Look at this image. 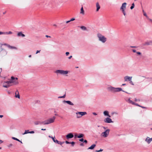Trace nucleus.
I'll list each match as a JSON object with an SVG mask.
<instances>
[{"mask_svg": "<svg viewBox=\"0 0 152 152\" xmlns=\"http://www.w3.org/2000/svg\"><path fill=\"white\" fill-rule=\"evenodd\" d=\"M107 89L109 91L112 93H115L116 92H118L120 91L125 92V91L123 90L122 88H115L111 86L108 87L107 88Z\"/></svg>", "mask_w": 152, "mask_h": 152, "instance_id": "f257e3e1", "label": "nucleus"}, {"mask_svg": "<svg viewBox=\"0 0 152 152\" xmlns=\"http://www.w3.org/2000/svg\"><path fill=\"white\" fill-rule=\"evenodd\" d=\"M97 37L98 40L102 43H104L107 41V38L100 33H98L97 34Z\"/></svg>", "mask_w": 152, "mask_h": 152, "instance_id": "f03ea898", "label": "nucleus"}, {"mask_svg": "<svg viewBox=\"0 0 152 152\" xmlns=\"http://www.w3.org/2000/svg\"><path fill=\"white\" fill-rule=\"evenodd\" d=\"M69 71L67 70H57L55 72L57 75L59 74L61 75H65L67 74L68 73Z\"/></svg>", "mask_w": 152, "mask_h": 152, "instance_id": "7ed1b4c3", "label": "nucleus"}, {"mask_svg": "<svg viewBox=\"0 0 152 152\" xmlns=\"http://www.w3.org/2000/svg\"><path fill=\"white\" fill-rule=\"evenodd\" d=\"M56 118V117L55 116H53L52 118L45 121V123L44 125H47L53 123L55 121Z\"/></svg>", "mask_w": 152, "mask_h": 152, "instance_id": "20e7f679", "label": "nucleus"}, {"mask_svg": "<svg viewBox=\"0 0 152 152\" xmlns=\"http://www.w3.org/2000/svg\"><path fill=\"white\" fill-rule=\"evenodd\" d=\"M110 130L109 129H107L105 132H102L101 135L102 137L105 138L107 137L109 135Z\"/></svg>", "mask_w": 152, "mask_h": 152, "instance_id": "39448f33", "label": "nucleus"}, {"mask_svg": "<svg viewBox=\"0 0 152 152\" xmlns=\"http://www.w3.org/2000/svg\"><path fill=\"white\" fill-rule=\"evenodd\" d=\"M15 80V78L13 76H12L11 77V80H10L6 81L5 82V83L7 84L13 83L15 85H16L18 84V82H14L13 80Z\"/></svg>", "mask_w": 152, "mask_h": 152, "instance_id": "423d86ee", "label": "nucleus"}, {"mask_svg": "<svg viewBox=\"0 0 152 152\" xmlns=\"http://www.w3.org/2000/svg\"><path fill=\"white\" fill-rule=\"evenodd\" d=\"M132 77H129L126 76L124 77V79L125 81H131L132 80Z\"/></svg>", "mask_w": 152, "mask_h": 152, "instance_id": "0eeeda50", "label": "nucleus"}, {"mask_svg": "<svg viewBox=\"0 0 152 152\" xmlns=\"http://www.w3.org/2000/svg\"><path fill=\"white\" fill-rule=\"evenodd\" d=\"M104 121L105 123H111L113 122L112 119L109 117H107L104 120Z\"/></svg>", "mask_w": 152, "mask_h": 152, "instance_id": "6e6552de", "label": "nucleus"}, {"mask_svg": "<svg viewBox=\"0 0 152 152\" xmlns=\"http://www.w3.org/2000/svg\"><path fill=\"white\" fill-rule=\"evenodd\" d=\"M74 137L73 134L72 133H70L66 135V137L67 139H68L73 138Z\"/></svg>", "mask_w": 152, "mask_h": 152, "instance_id": "1a4fd4ad", "label": "nucleus"}, {"mask_svg": "<svg viewBox=\"0 0 152 152\" xmlns=\"http://www.w3.org/2000/svg\"><path fill=\"white\" fill-rule=\"evenodd\" d=\"M75 114H78L79 115H80V116H81L82 117V116L86 115L87 114V113L86 112H76Z\"/></svg>", "mask_w": 152, "mask_h": 152, "instance_id": "9d476101", "label": "nucleus"}, {"mask_svg": "<svg viewBox=\"0 0 152 152\" xmlns=\"http://www.w3.org/2000/svg\"><path fill=\"white\" fill-rule=\"evenodd\" d=\"M127 4L126 2H124L122 4L121 6L120 9V10H123V9H126V7Z\"/></svg>", "mask_w": 152, "mask_h": 152, "instance_id": "9b49d317", "label": "nucleus"}, {"mask_svg": "<svg viewBox=\"0 0 152 152\" xmlns=\"http://www.w3.org/2000/svg\"><path fill=\"white\" fill-rule=\"evenodd\" d=\"M45 123V121H36L34 122V124L35 125H37L38 124H43L44 125V124Z\"/></svg>", "mask_w": 152, "mask_h": 152, "instance_id": "f8f14e48", "label": "nucleus"}, {"mask_svg": "<svg viewBox=\"0 0 152 152\" xmlns=\"http://www.w3.org/2000/svg\"><path fill=\"white\" fill-rule=\"evenodd\" d=\"M148 144H149L152 141V138H150L149 137H147L145 140Z\"/></svg>", "mask_w": 152, "mask_h": 152, "instance_id": "ddd939ff", "label": "nucleus"}, {"mask_svg": "<svg viewBox=\"0 0 152 152\" xmlns=\"http://www.w3.org/2000/svg\"><path fill=\"white\" fill-rule=\"evenodd\" d=\"M96 12H97L100 8V6L98 2H96Z\"/></svg>", "mask_w": 152, "mask_h": 152, "instance_id": "4468645a", "label": "nucleus"}, {"mask_svg": "<svg viewBox=\"0 0 152 152\" xmlns=\"http://www.w3.org/2000/svg\"><path fill=\"white\" fill-rule=\"evenodd\" d=\"M17 36L19 37H24L25 36L24 34L22 33V32L20 31L18 33Z\"/></svg>", "mask_w": 152, "mask_h": 152, "instance_id": "2eb2a0df", "label": "nucleus"}, {"mask_svg": "<svg viewBox=\"0 0 152 152\" xmlns=\"http://www.w3.org/2000/svg\"><path fill=\"white\" fill-rule=\"evenodd\" d=\"M103 114L104 116H107L109 118L111 117L110 116L109 114L108 111L107 110L104 111L103 112Z\"/></svg>", "mask_w": 152, "mask_h": 152, "instance_id": "dca6fc26", "label": "nucleus"}, {"mask_svg": "<svg viewBox=\"0 0 152 152\" xmlns=\"http://www.w3.org/2000/svg\"><path fill=\"white\" fill-rule=\"evenodd\" d=\"M64 102H65L68 104H69L71 105H73L74 104L70 101H65L64 100L63 101Z\"/></svg>", "mask_w": 152, "mask_h": 152, "instance_id": "f3484780", "label": "nucleus"}, {"mask_svg": "<svg viewBox=\"0 0 152 152\" xmlns=\"http://www.w3.org/2000/svg\"><path fill=\"white\" fill-rule=\"evenodd\" d=\"M80 13L82 15H84V11L83 10V7H82L80 9Z\"/></svg>", "mask_w": 152, "mask_h": 152, "instance_id": "a211bd4d", "label": "nucleus"}, {"mask_svg": "<svg viewBox=\"0 0 152 152\" xmlns=\"http://www.w3.org/2000/svg\"><path fill=\"white\" fill-rule=\"evenodd\" d=\"M96 146V145L95 144H93L90 147H89L88 148V149L92 150L94 148V147Z\"/></svg>", "mask_w": 152, "mask_h": 152, "instance_id": "6ab92c4d", "label": "nucleus"}, {"mask_svg": "<svg viewBox=\"0 0 152 152\" xmlns=\"http://www.w3.org/2000/svg\"><path fill=\"white\" fill-rule=\"evenodd\" d=\"M15 96L16 98H18V99H20V96L18 93V91H17L15 92Z\"/></svg>", "mask_w": 152, "mask_h": 152, "instance_id": "aec40b11", "label": "nucleus"}, {"mask_svg": "<svg viewBox=\"0 0 152 152\" xmlns=\"http://www.w3.org/2000/svg\"><path fill=\"white\" fill-rule=\"evenodd\" d=\"M84 135L83 134H79L77 136V137L79 138H81L84 136Z\"/></svg>", "mask_w": 152, "mask_h": 152, "instance_id": "412c9836", "label": "nucleus"}, {"mask_svg": "<svg viewBox=\"0 0 152 152\" xmlns=\"http://www.w3.org/2000/svg\"><path fill=\"white\" fill-rule=\"evenodd\" d=\"M8 46V48L11 49H17V48L16 47L12 46L10 45Z\"/></svg>", "mask_w": 152, "mask_h": 152, "instance_id": "4be33fe9", "label": "nucleus"}, {"mask_svg": "<svg viewBox=\"0 0 152 152\" xmlns=\"http://www.w3.org/2000/svg\"><path fill=\"white\" fill-rule=\"evenodd\" d=\"M129 103L132 104H134V102H133L130 99H129L128 101H127Z\"/></svg>", "mask_w": 152, "mask_h": 152, "instance_id": "5701e85b", "label": "nucleus"}, {"mask_svg": "<svg viewBox=\"0 0 152 152\" xmlns=\"http://www.w3.org/2000/svg\"><path fill=\"white\" fill-rule=\"evenodd\" d=\"M12 139L14 140H16L20 142L21 143H22V142L21 141H20L19 139L15 137H12Z\"/></svg>", "mask_w": 152, "mask_h": 152, "instance_id": "b1692460", "label": "nucleus"}, {"mask_svg": "<svg viewBox=\"0 0 152 152\" xmlns=\"http://www.w3.org/2000/svg\"><path fill=\"white\" fill-rule=\"evenodd\" d=\"M151 45L150 43V41L149 42H145L144 45Z\"/></svg>", "mask_w": 152, "mask_h": 152, "instance_id": "393cba45", "label": "nucleus"}, {"mask_svg": "<svg viewBox=\"0 0 152 152\" xmlns=\"http://www.w3.org/2000/svg\"><path fill=\"white\" fill-rule=\"evenodd\" d=\"M29 130H26L25 131V132L23 134L24 135L25 134H27L28 133H29Z\"/></svg>", "mask_w": 152, "mask_h": 152, "instance_id": "a878e982", "label": "nucleus"}, {"mask_svg": "<svg viewBox=\"0 0 152 152\" xmlns=\"http://www.w3.org/2000/svg\"><path fill=\"white\" fill-rule=\"evenodd\" d=\"M12 34V32L11 31H9L8 32H5V34Z\"/></svg>", "mask_w": 152, "mask_h": 152, "instance_id": "bb28decb", "label": "nucleus"}, {"mask_svg": "<svg viewBox=\"0 0 152 152\" xmlns=\"http://www.w3.org/2000/svg\"><path fill=\"white\" fill-rule=\"evenodd\" d=\"M55 137H53L52 138V140L55 143H57V142H58V140H55Z\"/></svg>", "mask_w": 152, "mask_h": 152, "instance_id": "cd10ccee", "label": "nucleus"}, {"mask_svg": "<svg viewBox=\"0 0 152 152\" xmlns=\"http://www.w3.org/2000/svg\"><path fill=\"white\" fill-rule=\"evenodd\" d=\"M64 143V142H60V141H59L58 140V142H57L56 143H58V144H60V145H61L62 144Z\"/></svg>", "mask_w": 152, "mask_h": 152, "instance_id": "c85d7f7f", "label": "nucleus"}, {"mask_svg": "<svg viewBox=\"0 0 152 152\" xmlns=\"http://www.w3.org/2000/svg\"><path fill=\"white\" fill-rule=\"evenodd\" d=\"M80 28L83 30H86V28L84 26H82L80 27Z\"/></svg>", "mask_w": 152, "mask_h": 152, "instance_id": "c756f323", "label": "nucleus"}, {"mask_svg": "<svg viewBox=\"0 0 152 152\" xmlns=\"http://www.w3.org/2000/svg\"><path fill=\"white\" fill-rule=\"evenodd\" d=\"M134 3H133L132 4V5L130 7V9L131 10H132V9H133L134 8Z\"/></svg>", "mask_w": 152, "mask_h": 152, "instance_id": "7c9ffc66", "label": "nucleus"}, {"mask_svg": "<svg viewBox=\"0 0 152 152\" xmlns=\"http://www.w3.org/2000/svg\"><path fill=\"white\" fill-rule=\"evenodd\" d=\"M76 118H80L81 117V116L79 115L78 114H76Z\"/></svg>", "mask_w": 152, "mask_h": 152, "instance_id": "2f4dec72", "label": "nucleus"}, {"mask_svg": "<svg viewBox=\"0 0 152 152\" xmlns=\"http://www.w3.org/2000/svg\"><path fill=\"white\" fill-rule=\"evenodd\" d=\"M65 96H66V94H65L62 96H60L58 97V98H64L65 97Z\"/></svg>", "mask_w": 152, "mask_h": 152, "instance_id": "473e14b6", "label": "nucleus"}, {"mask_svg": "<svg viewBox=\"0 0 152 152\" xmlns=\"http://www.w3.org/2000/svg\"><path fill=\"white\" fill-rule=\"evenodd\" d=\"M13 146V144L12 143H10L7 145V147L8 148H10Z\"/></svg>", "mask_w": 152, "mask_h": 152, "instance_id": "72a5a7b5", "label": "nucleus"}, {"mask_svg": "<svg viewBox=\"0 0 152 152\" xmlns=\"http://www.w3.org/2000/svg\"><path fill=\"white\" fill-rule=\"evenodd\" d=\"M111 114L112 115H113L114 114L117 115L118 114V113L116 112H113Z\"/></svg>", "mask_w": 152, "mask_h": 152, "instance_id": "f704fd0d", "label": "nucleus"}, {"mask_svg": "<svg viewBox=\"0 0 152 152\" xmlns=\"http://www.w3.org/2000/svg\"><path fill=\"white\" fill-rule=\"evenodd\" d=\"M143 15L146 17L147 18H148V16H147L146 13L145 12H144V13H143Z\"/></svg>", "mask_w": 152, "mask_h": 152, "instance_id": "c9c22d12", "label": "nucleus"}, {"mask_svg": "<svg viewBox=\"0 0 152 152\" xmlns=\"http://www.w3.org/2000/svg\"><path fill=\"white\" fill-rule=\"evenodd\" d=\"M3 87L6 88H8L9 87V85L7 86V85H3Z\"/></svg>", "mask_w": 152, "mask_h": 152, "instance_id": "e433bc0d", "label": "nucleus"}, {"mask_svg": "<svg viewBox=\"0 0 152 152\" xmlns=\"http://www.w3.org/2000/svg\"><path fill=\"white\" fill-rule=\"evenodd\" d=\"M70 144H71L72 145V146H74L75 144V142H70Z\"/></svg>", "mask_w": 152, "mask_h": 152, "instance_id": "4c0bfd02", "label": "nucleus"}, {"mask_svg": "<svg viewBox=\"0 0 152 152\" xmlns=\"http://www.w3.org/2000/svg\"><path fill=\"white\" fill-rule=\"evenodd\" d=\"M129 83L130 84H131L132 85H134V84L133 83V82L131 80V81H129Z\"/></svg>", "mask_w": 152, "mask_h": 152, "instance_id": "58836bf2", "label": "nucleus"}, {"mask_svg": "<svg viewBox=\"0 0 152 152\" xmlns=\"http://www.w3.org/2000/svg\"><path fill=\"white\" fill-rule=\"evenodd\" d=\"M103 150V149H100L99 150H96L95 151L96 152H99L100 151H102Z\"/></svg>", "mask_w": 152, "mask_h": 152, "instance_id": "ea45409f", "label": "nucleus"}, {"mask_svg": "<svg viewBox=\"0 0 152 152\" xmlns=\"http://www.w3.org/2000/svg\"><path fill=\"white\" fill-rule=\"evenodd\" d=\"M133 104L136 105H137V106H139V107L140 106V105L139 104H137L136 103H135V102H134V104Z\"/></svg>", "mask_w": 152, "mask_h": 152, "instance_id": "a19ab883", "label": "nucleus"}, {"mask_svg": "<svg viewBox=\"0 0 152 152\" xmlns=\"http://www.w3.org/2000/svg\"><path fill=\"white\" fill-rule=\"evenodd\" d=\"M5 34V32L0 31V35Z\"/></svg>", "mask_w": 152, "mask_h": 152, "instance_id": "79ce46f5", "label": "nucleus"}, {"mask_svg": "<svg viewBox=\"0 0 152 152\" xmlns=\"http://www.w3.org/2000/svg\"><path fill=\"white\" fill-rule=\"evenodd\" d=\"M120 10H121L122 11L123 13H124L125 12L126 9Z\"/></svg>", "mask_w": 152, "mask_h": 152, "instance_id": "37998d69", "label": "nucleus"}, {"mask_svg": "<svg viewBox=\"0 0 152 152\" xmlns=\"http://www.w3.org/2000/svg\"><path fill=\"white\" fill-rule=\"evenodd\" d=\"M140 100L139 99H135V101L136 102L140 101Z\"/></svg>", "mask_w": 152, "mask_h": 152, "instance_id": "c03bdc74", "label": "nucleus"}, {"mask_svg": "<svg viewBox=\"0 0 152 152\" xmlns=\"http://www.w3.org/2000/svg\"><path fill=\"white\" fill-rule=\"evenodd\" d=\"M79 140L81 142H83L84 141V139L82 138L79 139Z\"/></svg>", "mask_w": 152, "mask_h": 152, "instance_id": "a18cd8bd", "label": "nucleus"}, {"mask_svg": "<svg viewBox=\"0 0 152 152\" xmlns=\"http://www.w3.org/2000/svg\"><path fill=\"white\" fill-rule=\"evenodd\" d=\"M34 133V131H31L29 132V133L30 134H33Z\"/></svg>", "mask_w": 152, "mask_h": 152, "instance_id": "49530a36", "label": "nucleus"}, {"mask_svg": "<svg viewBox=\"0 0 152 152\" xmlns=\"http://www.w3.org/2000/svg\"><path fill=\"white\" fill-rule=\"evenodd\" d=\"M136 53L137 54H138V55H140L141 54V53L139 52H137Z\"/></svg>", "mask_w": 152, "mask_h": 152, "instance_id": "de8ad7c7", "label": "nucleus"}, {"mask_svg": "<svg viewBox=\"0 0 152 152\" xmlns=\"http://www.w3.org/2000/svg\"><path fill=\"white\" fill-rule=\"evenodd\" d=\"M69 54V52H66V55L67 56H68Z\"/></svg>", "mask_w": 152, "mask_h": 152, "instance_id": "09e8293b", "label": "nucleus"}, {"mask_svg": "<svg viewBox=\"0 0 152 152\" xmlns=\"http://www.w3.org/2000/svg\"><path fill=\"white\" fill-rule=\"evenodd\" d=\"M70 142H68V141H65V143H66V144H70Z\"/></svg>", "mask_w": 152, "mask_h": 152, "instance_id": "8fccbe9b", "label": "nucleus"}, {"mask_svg": "<svg viewBox=\"0 0 152 152\" xmlns=\"http://www.w3.org/2000/svg\"><path fill=\"white\" fill-rule=\"evenodd\" d=\"M75 20V19L74 18H72L70 20V21H73Z\"/></svg>", "mask_w": 152, "mask_h": 152, "instance_id": "3c124183", "label": "nucleus"}, {"mask_svg": "<svg viewBox=\"0 0 152 152\" xmlns=\"http://www.w3.org/2000/svg\"><path fill=\"white\" fill-rule=\"evenodd\" d=\"M40 51H41L40 50H37V51H36V54H37L38 53H39L40 52Z\"/></svg>", "mask_w": 152, "mask_h": 152, "instance_id": "603ef678", "label": "nucleus"}, {"mask_svg": "<svg viewBox=\"0 0 152 152\" xmlns=\"http://www.w3.org/2000/svg\"><path fill=\"white\" fill-rule=\"evenodd\" d=\"M4 45H5V46H7L8 47V45H8V44H6V43L4 44Z\"/></svg>", "mask_w": 152, "mask_h": 152, "instance_id": "864d4df0", "label": "nucleus"}, {"mask_svg": "<svg viewBox=\"0 0 152 152\" xmlns=\"http://www.w3.org/2000/svg\"><path fill=\"white\" fill-rule=\"evenodd\" d=\"M132 51L134 53L137 52L136 50L135 49H133L132 50Z\"/></svg>", "mask_w": 152, "mask_h": 152, "instance_id": "5fc2aeb1", "label": "nucleus"}, {"mask_svg": "<svg viewBox=\"0 0 152 152\" xmlns=\"http://www.w3.org/2000/svg\"><path fill=\"white\" fill-rule=\"evenodd\" d=\"M93 114L94 115H97V114H96V113H95V112H93Z\"/></svg>", "mask_w": 152, "mask_h": 152, "instance_id": "6e6d98bb", "label": "nucleus"}, {"mask_svg": "<svg viewBox=\"0 0 152 152\" xmlns=\"http://www.w3.org/2000/svg\"><path fill=\"white\" fill-rule=\"evenodd\" d=\"M45 37H47V38H48V37L51 38V37L50 36H49L47 35H46L45 36Z\"/></svg>", "mask_w": 152, "mask_h": 152, "instance_id": "4d7b16f0", "label": "nucleus"}, {"mask_svg": "<svg viewBox=\"0 0 152 152\" xmlns=\"http://www.w3.org/2000/svg\"><path fill=\"white\" fill-rule=\"evenodd\" d=\"M85 143H87V141L86 140H85L84 141H83Z\"/></svg>", "mask_w": 152, "mask_h": 152, "instance_id": "13d9d810", "label": "nucleus"}, {"mask_svg": "<svg viewBox=\"0 0 152 152\" xmlns=\"http://www.w3.org/2000/svg\"><path fill=\"white\" fill-rule=\"evenodd\" d=\"M130 47L132 48H136L137 47L135 46H131Z\"/></svg>", "mask_w": 152, "mask_h": 152, "instance_id": "bf43d9fd", "label": "nucleus"}, {"mask_svg": "<svg viewBox=\"0 0 152 152\" xmlns=\"http://www.w3.org/2000/svg\"><path fill=\"white\" fill-rule=\"evenodd\" d=\"M151 22H152V19L148 18H147Z\"/></svg>", "mask_w": 152, "mask_h": 152, "instance_id": "052dcab7", "label": "nucleus"}, {"mask_svg": "<svg viewBox=\"0 0 152 152\" xmlns=\"http://www.w3.org/2000/svg\"><path fill=\"white\" fill-rule=\"evenodd\" d=\"M72 56H69L68 58L69 59H70L72 58Z\"/></svg>", "mask_w": 152, "mask_h": 152, "instance_id": "680f3d73", "label": "nucleus"}, {"mask_svg": "<svg viewBox=\"0 0 152 152\" xmlns=\"http://www.w3.org/2000/svg\"><path fill=\"white\" fill-rule=\"evenodd\" d=\"M48 137H50V138H51L52 139V138H53V137H52V136H50V135H49Z\"/></svg>", "mask_w": 152, "mask_h": 152, "instance_id": "e2e57ef3", "label": "nucleus"}, {"mask_svg": "<svg viewBox=\"0 0 152 152\" xmlns=\"http://www.w3.org/2000/svg\"><path fill=\"white\" fill-rule=\"evenodd\" d=\"M123 14L125 16H126V12H124V13H123Z\"/></svg>", "mask_w": 152, "mask_h": 152, "instance_id": "0e129e2a", "label": "nucleus"}, {"mask_svg": "<svg viewBox=\"0 0 152 152\" xmlns=\"http://www.w3.org/2000/svg\"><path fill=\"white\" fill-rule=\"evenodd\" d=\"M150 43L151 45H152V40L150 41Z\"/></svg>", "mask_w": 152, "mask_h": 152, "instance_id": "69168bd1", "label": "nucleus"}, {"mask_svg": "<svg viewBox=\"0 0 152 152\" xmlns=\"http://www.w3.org/2000/svg\"><path fill=\"white\" fill-rule=\"evenodd\" d=\"M70 22V20H68V21H66V23H69Z\"/></svg>", "mask_w": 152, "mask_h": 152, "instance_id": "338daca9", "label": "nucleus"}, {"mask_svg": "<svg viewBox=\"0 0 152 152\" xmlns=\"http://www.w3.org/2000/svg\"><path fill=\"white\" fill-rule=\"evenodd\" d=\"M3 141L1 140H0V144L3 142Z\"/></svg>", "mask_w": 152, "mask_h": 152, "instance_id": "774afa93", "label": "nucleus"}]
</instances>
